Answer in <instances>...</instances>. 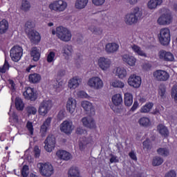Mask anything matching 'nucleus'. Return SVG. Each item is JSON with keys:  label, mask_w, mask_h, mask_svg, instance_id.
<instances>
[{"label": "nucleus", "mask_w": 177, "mask_h": 177, "mask_svg": "<svg viewBox=\"0 0 177 177\" xmlns=\"http://www.w3.org/2000/svg\"><path fill=\"white\" fill-rule=\"evenodd\" d=\"M142 16V13L140 8L139 7H134L131 9V12H128L124 16L123 20L127 26H133V24H136L139 21Z\"/></svg>", "instance_id": "obj_1"}, {"label": "nucleus", "mask_w": 177, "mask_h": 177, "mask_svg": "<svg viewBox=\"0 0 177 177\" xmlns=\"http://www.w3.org/2000/svg\"><path fill=\"white\" fill-rule=\"evenodd\" d=\"M51 33L53 35H57V38L64 42H69V41H71V38H73L71 31L64 26H57L56 30L51 29Z\"/></svg>", "instance_id": "obj_2"}, {"label": "nucleus", "mask_w": 177, "mask_h": 177, "mask_svg": "<svg viewBox=\"0 0 177 177\" xmlns=\"http://www.w3.org/2000/svg\"><path fill=\"white\" fill-rule=\"evenodd\" d=\"M68 7V4L67 1L64 0H55L48 5L50 10H51V12H56L57 13L64 12Z\"/></svg>", "instance_id": "obj_3"}, {"label": "nucleus", "mask_w": 177, "mask_h": 177, "mask_svg": "<svg viewBox=\"0 0 177 177\" xmlns=\"http://www.w3.org/2000/svg\"><path fill=\"white\" fill-rule=\"evenodd\" d=\"M37 167L42 176L50 177L55 174L53 165L50 162H40L37 165Z\"/></svg>", "instance_id": "obj_4"}, {"label": "nucleus", "mask_w": 177, "mask_h": 177, "mask_svg": "<svg viewBox=\"0 0 177 177\" xmlns=\"http://www.w3.org/2000/svg\"><path fill=\"white\" fill-rule=\"evenodd\" d=\"M87 86L94 91H100V89H103L104 83L100 77L93 76L87 80Z\"/></svg>", "instance_id": "obj_5"}, {"label": "nucleus", "mask_w": 177, "mask_h": 177, "mask_svg": "<svg viewBox=\"0 0 177 177\" xmlns=\"http://www.w3.org/2000/svg\"><path fill=\"white\" fill-rule=\"evenodd\" d=\"M159 42L161 45H169L171 42V30L168 28H162L160 30L158 35Z\"/></svg>", "instance_id": "obj_6"}, {"label": "nucleus", "mask_w": 177, "mask_h": 177, "mask_svg": "<svg viewBox=\"0 0 177 177\" xmlns=\"http://www.w3.org/2000/svg\"><path fill=\"white\" fill-rule=\"evenodd\" d=\"M112 63L111 59L106 57H100L97 59V65L98 66L99 69L104 73L109 71V70L111 68Z\"/></svg>", "instance_id": "obj_7"}, {"label": "nucleus", "mask_w": 177, "mask_h": 177, "mask_svg": "<svg viewBox=\"0 0 177 177\" xmlns=\"http://www.w3.org/2000/svg\"><path fill=\"white\" fill-rule=\"evenodd\" d=\"M153 77L155 81L165 82L169 80V73L167 71L159 69L153 73Z\"/></svg>", "instance_id": "obj_8"}, {"label": "nucleus", "mask_w": 177, "mask_h": 177, "mask_svg": "<svg viewBox=\"0 0 177 177\" xmlns=\"http://www.w3.org/2000/svg\"><path fill=\"white\" fill-rule=\"evenodd\" d=\"M50 109H52V101L50 100H44L39 106L38 113L39 115L45 117V115L49 113Z\"/></svg>", "instance_id": "obj_9"}, {"label": "nucleus", "mask_w": 177, "mask_h": 177, "mask_svg": "<svg viewBox=\"0 0 177 177\" xmlns=\"http://www.w3.org/2000/svg\"><path fill=\"white\" fill-rule=\"evenodd\" d=\"M10 56L12 62H19L23 56V48L19 46H13L10 50Z\"/></svg>", "instance_id": "obj_10"}, {"label": "nucleus", "mask_w": 177, "mask_h": 177, "mask_svg": "<svg viewBox=\"0 0 177 177\" xmlns=\"http://www.w3.org/2000/svg\"><path fill=\"white\" fill-rule=\"evenodd\" d=\"M127 83L131 88L138 89V88H140L142 85V77L136 74H131L127 80Z\"/></svg>", "instance_id": "obj_11"}, {"label": "nucleus", "mask_w": 177, "mask_h": 177, "mask_svg": "<svg viewBox=\"0 0 177 177\" xmlns=\"http://www.w3.org/2000/svg\"><path fill=\"white\" fill-rule=\"evenodd\" d=\"M44 149L48 153H52L56 146V138L53 135H49L44 141Z\"/></svg>", "instance_id": "obj_12"}, {"label": "nucleus", "mask_w": 177, "mask_h": 177, "mask_svg": "<svg viewBox=\"0 0 177 177\" xmlns=\"http://www.w3.org/2000/svg\"><path fill=\"white\" fill-rule=\"evenodd\" d=\"M75 128L73 122L68 120H64L59 126L61 132L66 133V135H71Z\"/></svg>", "instance_id": "obj_13"}, {"label": "nucleus", "mask_w": 177, "mask_h": 177, "mask_svg": "<svg viewBox=\"0 0 177 177\" xmlns=\"http://www.w3.org/2000/svg\"><path fill=\"white\" fill-rule=\"evenodd\" d=\"M122 60L124 64L129 66V67H135L136 66V62L138 59L132 55L126 53L122 55Z\"/></svg>", "instance_id": "obj_14"}, {"label": "nucleus", "mask_w": 177, "mask_h": 177, "mask_svg": "<svg viewBox=\"0 0 177 177\" xmlns=\"http://www.w3.org/2000/svg\"><path fill=\"white\" fill-rule=\"evenodd\" d=\"M158 56L160 60H163L164 62H175V55L170 51L162 50L159 52Z\"/></svg>", "instance_id": "obj_15"}, {"label": "nucleus", "mask_w": 177, "mask_h": 177, "mask_svg": "<svg viewBox=\"0 0 177 177\" xmlns=\"http://www.w3.org/2000/svg\"><path fill=\"white\" fill-rule=\"evenodd\" d=\"M157 23L159 26H169L172 23V15L169 13L162 14L158 17Z\"/></svg>", "instance_id": "obj_16"}, {"label": "nucleus", "mask_w": 177, "mask_h": 177, "mask_svg": "<svg viewBox=\"0 0 177 177\" xmlns=\"http://www.w3.org/2000/svg\"><path fill=\"white\" fill-rule=\"evenodd\" d=\"M66 110L70 114H74L75 109H77V100L73 97L68 98L66 104Z\"/></svg>", "instance_id": "obj_17"}, {"label": "nucleus", "mask_w": 177, "mask_h": 177, "mask_svg": "<svg viewBox=\"0 0 177 177\" xmlns=\"http://www.w3.org/2000/svg\"><path fill=\"white\" fill-rule=\"evenodd\" d=\"M24 96L26 100H31L32 102H35V100L38 97L37 93L31 87L26 88V91L24 92Z\"/></svg>", "instance_id": "obj_18"}, {"label": "nucleus", "mask_w": 177, "mask_h": 177, "mask_svg": "<svg viewBox=\"0 0 177 177\" xmlns=\"http://www.w3.org/2000/svg\"><path fill=\"white\" fill-rule=\"evenodd\" d=\"M81 84H82V79L79 77H74L68 80V88H69L71 91H74V89H77Z\"/></svg>", "instance_id": "obj_19"}, {"label": "nucleus", "mask_w": 177, "mask_h": 177, "mask_svg": "<svg viewBox=\"0 0 177 177\" xmlns=\"http://www.w3.org/2000/svg\"><path fill=\"white\" fill-rule=\"evenodd\" d=\"M120 50V44L115 42L107 43L105 45V52L108 55H113L117 53V51Z\"/></svg>", "instance_id": "obj_20"}, {"label": "nucleus", "mask_w": 177, "mask_h": 177, "mask_svg": "<svg viewBox=\"0 0 177 177\" xmlns=\"http://www.w3.org/2000/svg\"><path fill=\"white\" fill-rule=\"evenodd\" d=\"M84 127L86 128H89L90 129H93L96 128V122H95V119L91 116L84 117L81 120Z\"/></svg>", "instance_id": "obj_21"}, {"label": "nucleus", "mask_w": 177, "mask_h": 177, "mask_svg": "<svg viewBox=\"0 0 177 177\" xmlns=\"http://www.w3.org/2000/svg\"><path fill=\"white\" fill-rule=\"evenodd\" d=\"M92 145H93V141L92 139L86 137L82 138L79 141V149L81 150V151H84V150L88 147V146L89 147L92 146Z\"/></svg>", "instance_id": "obj_22"}, {"label": "nucleus", "mask_w": 177, "mask_h": 177, "mask_svg": "<svg viewBox=\"0 0 177 177\" xmlns=\"http://www.w3.org/2000/svg\"><path fill=\"white\" fill-rule=\"evenodd\" d=\"M52 122V118H47L43 122L42 125L40 127V132L42 136L46 135V132L50 129V124Z\"/></svg>", "instance_id": "obj_23"}, {"label": "nucleus", "mask_w": 177, "mask_h": 177, "mask_svg": "<svg viewBox=\"0 0 177 177\" xmlns=\"http://www.w3.org/2000/svg\"><path fill=\"white\" fill-rule=\"evenodd\" d=\"M81 106L82 109L85 110V111H87V113L92 114V115L95 114V109L92 102L89 101L84 100V101H82Z\"/></svg>", "instance_id": "obj_24"}, {"label": "nucleus", "mask_w": 177, "mask_h": 177, "mask_svg": "<svg viewBox=\"0 0 177 177\" xmlns=\"http://www.w3.org/2000/svg\"><path fill=\"white\" fill-rule=\"evenodd\" d=\"M115 75L120 80H125L127 77H128V71H127V68L123 66H119L116 68Z\"/></svg>", "instance_id": "obj_25"}, {"label": "nucleus", "mask_w": 177, "mask_h": 177, "mask_svg": "<svg viewBox=\"0 0 177 177\" xmlns=\"http://www.w3.org/2000/svg\"><path fill=\"white\" fill-rule=\"evenodd\" d=\"M62 54L63 55L64 57L68 60L71 56L73 55L74 50L73 49V46L70 45L64 46L62 49Z\"/></svg>", "instance_id": "obj_26"}, {"label": "nucleus", "mask_w": 177, "mask_h": 177, "mask_svg": "<svg viewBox=\"0 0 177 177\" xmlns=\"http://www.w3.org/2000/svg\"><path fill=\"white\" fill-rule=\"evenodd\" d=\"M56 156L59 158V160H64V161H68V160H71V158H73L71 154L64 150H58L56 152Z\"/></svg>", "instance_id": "obj_27"}, {"label": "nucleus", "mask_w": 177, "mask_h": 177, "mask_svg": "<svg viewBox=\"0 0 177 177\" xmlns=\"http://www.w3.org/2000/svg\"><path fill=\"white\" fill-rule=\"evenodd\" d=\"M28 38L32 44H38L41 41V35L39 32L35 30H31L28 33Z\"/></svg>", "instance_id": "obj_28"}, {"label": "nucleus", "mask_w": 177, "mask_h": 177, "mask_svg": "<svg viewBox=\"0 0 177 177\" xmlns=\"http://www.w3.org/2000/svg\"><path fill=\"white\" fill-rule=\"evenodd\" d=\"M111 102L114 106L118 107L122 104V94L121 93H116L112 95L111 97Z\"/></svg>", "instance_id": "obj_29"}, {"label": "nucleus", "mask_w": 177, "mask_h": 177, "mask_svg": "<svg viewBox=\"0 0 177 177\" xmlns=\"http://www.w3.org/2000/svg\"><path fill=\"white\" fill-rule=\"evenodd\" d=\"M131 49L138 56H141V57H147V54L143 50H142L139 46L136 44H132L131 46Z\"/></svg>", "instance_id": "obj_30"}, {"label": "nucleus", "mask_w": 177, "mask_h": 177, "mask_svg": "<svg viewBox=\"0 0 177 177\" xmlns=\"http://www.w3.org/2000/svg\"><path fill=\"white\" fill-rule=\"evenodd\" d=\"M162 4V0H149L147 3V8L150 10H155L158 6Z\"/></svg>", "instance_id": "obj_31"}, {"label": "nucleus", "mask_w": 177, "mask_h": 177, "mask_svg": "<svg viewBox=\"0 0 177 177\" xmlns=\"http://www.w3.org/2000/svg\"><path fill=\"white\" fill-rule=\"evenodd\" d=\"M88 3L89 0H76L74 6L77 10H82V9H85L88 6Z\"/></svg>", "instance_id": "obj_32"}, {"label": "nucleus", "mask_w": 177, "mask_h": 177, "mask_svg": "<svg viewBox=\"0 0 177 177\" xmlns=\"http://www.w3.org/2000/svg\"><path fill=\"white\" fill-rule=\"evenodd\" d=\"M124 100L125 106L129 107L132 106V103H133V95L130 93H125L124 94Z\"/></svg>", "instance_id": "obj_33"}, {"label": "nucleus", "mask_w": 177, "mask_h": 177, "mask_svg": "<svg viewBox=\"0 0 177 177\" xmlns=\"http://www.w3.org/2000/svg\"><path fill=\"white\" fill-rule=\"evenodd\" d=\"M30 56L32 57L34 62H38L39 57H41V53H39V49L37 47H33L30 52Z\"/></svg>", "instance_id": "obj_34"}, {"label": "nucleus", "mask_w": 177, "mask_h": 177, "mask_svg": "<svg viewBox=\"0 0 177 177\" xmlns=\"http://www.w3.org/2000/svg\"><path fill=\"white\" fill-rule=\"evenodd\" d=\"M9 30V22L6 19L0 21V34H5Z\"/></svg>", "instance_id": "obj_35"}, {"label": "nucleus", "mask_w": 177, "mask_h": 177, "mask_svg": "<svg viewBox=\"0 0 177 177\" xmlns=\"http://www.w3.org/2000/svg\"><path fill=\"white\" fill-rule=\"evenodd\" d=\"M68 177H81L80 175V169L77 167H72L68 172Z\"/></svg>", "instance_id": "obj_36"}, {"label": "nucleus", "mask_w": 177, "mask_h": 177, "mask_svg": "<svg viewBox=\"0 0 177 177\" xmlns=\"http://www.w3.org/2000/svg\"><path fill=\"white\" fill-rule=\"evenodd\" d=\"M138 123L141 127H151V121L150 120V118L147 117H142L139 119Z\"/></svg>", "instance_id": "obj_37"}, {"label": "nucleus", "mask_w": 177, "mask_h": 177, "mask_svg": "<svg viewBox=\"0 0 177 177\" xmlns=\"http://www.w3.org/2000/svg\"><path fill=\"white\" fill-rule=\"evenodd\" d=\"M153 106H154V104L152 102H147L140 108V111L144 113H150L151 109H153Z\"/></svg>", "instance_id": "obj_38"}, {"label": "nucleus", "mask_w": 177, "mask_h": 177, "mask_svg": "<svg viewBox=\"0 0 177 177\" xmlns=\"http://www.w3.org/2000/svg\"><path fill=\"white\" fill-rule=\"evenodd\" d=\"M111 86H113V88H120V89H122L124 86H125V84L122 82L121 80H113L110 82Z\"/></svg>", "instance_id": "obj_39"}, {"label": "nucleus", "mask_w": 177, "mask_h": 177, "mask_svg": "<svg viewBox=\"0 0 177 177\" xmlns=\"http://www.w3.org/2000/svg\"><path fill=\"white\" fill-rule=\"evenodd\" d=\"M41 80V75L38 73H33L29 75V81L32 84H38Z\"/></svg>", "instance_id": "obj_40"}, {"label": "nucleus", "mask_w": 177, "mask_h": 177, "mask_svg": "<svg viewBox=\"0 0 177 177\" xmlns=\"http://www.w3.org/2000/svg\"><path fill=\"white\" fill-rule=\"evenodd\" d=\"M158 131L162 136H164V138H167V136H168V135H169L168 129H167V127L165 126H164V124H159L158 126Z\"/></svg>", "instance_id": "obj_41"}, {"label": "nucleus", "mask_w": 177, "mask_h": 177, "mask_svg": "<svg viewBox=\"0 0 177 177\" xmlns=\"http://www.w3.org/2000/svg\"><path fill=\"white\" fill-rule=\"evenodd\" d=\"M46 60L48 63H53L56 60V53L53 50H48L46 55Z\"/></svg>", "instance_id": "obj_42"}, {"label": "nucleus", "mask_w": 177, "mask_h": 177, "mask_svg": "<svg viewBox=\"0 0 177 177\" xmlns=\"http://www.w3.org/2000/svg\"><path fill=\"white\" fill-rule=\"evenodd\" d=\"M8 114L10 115V117L11 118H12L13 122L17 124V125H20L21 124V123L23 122V121H21V119H19V116H17V115H16V113H15L14 112L12 111V109L10 110V111L8 112Z\"/></svg>", "instance_id": "obj_43"}, {"label": "nucleus", "mask_w": 177, "mask_h": 177, "mask_svg": "<svg viewBox=\"0 0 177 177\" xmlns=\"http://www.w3.org/2000/svg\"><path fill=\"white\" fill-rule=\"evenodd\" d=\"M21 9L24 12H28L31 9V4L28 0H22L21 4Z\"/></svg>", "instance_id": "obj_44"}, {"label": "nucleus", "mask_w": 177, "mask_h": 177, "mask_svg": "<svg viewBox=\"0 0 177 177\" xmlns=\"http://www.w3.org/2000/svg\"><path fill=\"white\" fill-rule=\"evenodd\" d=\"M157 153L162 157H168L169 156V149L167 147H161L157 149Z\"/></svg>", "instance_id": "obj_45"}, {"label": "nucleus", "mask_w": 177, "mask_h": 177, "mask_svg": "<svg viewBox=\"0 0 177 177\" xmlns=\"http://www.w3.org/2000/svg\"><path fill=\"white\" fill-rule=\"evenodd\" d=\"M162 162H164V159L160 156H155L153 158L152 165L153 167H159V165H161Z\"/></svg>", "instance_id": "obj_46"}, {"label": "nucleus", "mask_w": 177, "mask_h": 177, "mask_svg": "<svg viewBox=\"0 0 177 177\" xmlns=\"http://www.w3.org/2000/svg\"><path fill=\"white\" fill-rule=\"evenodd\" d=\"M158 97L160 99H165L167 97V91L165 86H160L158 89Z\"/></svg>", "instance_id": "obj_47"}, {"label": "nucleus", "mask_w": 177, "mask_h": 177, "mask_svg": "<svg viewBox=\"0 0 177 177\" xmlns=\"http://www.w3.org/2000/svg\"><path fill=\"white\" fill-rule=\"evenodd\" d=\"M15 107L17 110L21 111L24 109V103H23V100L20 97H17L15 99Z\"/></svg>", "instance_id": "obj_48"}, {"label": "nucleus", "mask_w": 177, "mask_h": 177, "mask_svg": "<svg viewBox=\"0 0 177 177\" xmlns=\"http://www.w3.org/2000/svg\"><path fill=\"white\" fill-rule=\"evenodd\" d=\"M76 95L77 97H80L81 99H89V95L82 90L77 91Z\"/></svg>", "instance_id": "obj_49"}, {"label": "nucleus", "mask_w": 177, "mask_h": 177, "mask_svg": "<svg viewBox=\"0 0 177 177\" xmlns=\"http://www.w3.org/2000/svg\"><path fill=\"white\" fill-rule=\"evenodd\" d=\"M26 128L30 135H34V126H32V122H28L26 124Z\"/></svg>", "instance_id": "obj_50"}, {"label": "nucleus", "mask_w": 177, "mask_h": 177, "mask_svg": "<svg viewBox=\"0 0 177 177\" xmlns=\"http://www.w3.org/2000/svg\"><path fill=\"white\" fill-rule=\"evenodd\" d=\"M171 97L177 102V86H174L171 90Z\"/></svg>", "instance_id": "obj_51"}, {"label": "nucleus", "mask_w": 177, "mask_h": 177, "mask_svg": "<svg viewBox=\"0 0 177 177\" xmlns=\"http://www.w3.org/2000/svg\"><path fill=\"white\" fill-rule=\"evenodd\" d=\"M7 70H9V63L5 61L3 66L0 67V73H6Z\"/></svg>", "instance_id": "obj_52"}, {"label": "nucleus", "mask_w": 177, "mask_h": 177, "mask_svg": "<svg viewBox=\"0 0 177 177\" xmlns=\"http://www.w3.org/2000/svg\"><path fill=\"white\" fill-rule=\"evenodd\" d=\"M106 0H92V3L95 6H102L104 5Z\"/></svg>", "instance_id": "obj_53"}, {"label": "nucleus", "mask_w": 177, "mask_h": 177, "mask_svg": "<svg viewBox=\"0 0 177 177\" xmlns=\"http://www.w3.org/2000/svg\"><path fill=\"white\" fill-rule=\"evenodd\" d=\"M26 28H34L35 27V22L34 21L29 20L25 24Z\"/></svg>", "instance_id": "obj_54"}, {"label": "nucleus", "mask_w": 177, "mask_h": 177, "mask_svg": "<svg viewBox=\"0 0 177 177\" xmlns=\"http://www.w3.org/2000/svg\"><path fill=\"white\" fill-rule=\"evenodd\" d=\"M21 175L23 177L28 176V166L24 165L21 170Z\"/></svg>", "instance_id": "obj_55"}, {"label": "nucleus", "mask_w": 177, "mask_h": 177, "mask_svg": "<svg viewBox=\"0 0 177 177\" xmlns=\"http://www.w3.org/2000/svg\"><path fill=\"white\" fill-rule=\"evenodd\" d=\"M27 111L28 114H32L33 115H35V114H37V108H35V106H28L27 108Z\"/></svg>", "instance_id": "obj_56"}, {"label": "nucleus", "mask_w": 177, "mask_h": 177, "mask_svg": "<svg viewBox=\"0 0 177 177\" xmlns=\"http://www.w3.org/2000/svg\"><path fill=\"white\" fill-rule=\"evenodd\" d=\"M143 149L146 150H150L151 145H150V140H147L143 142Z\"/></svg>", "instance_id": "obj_57"}, {"label": "nucleus", "mask_w": 177, "mask_h": 177, "mask_svg": "<svg viewBox=\"0 0 177 177\" xmlns=\"http://www.w3.org/2000/svg\"><path fill=\"white\" fill-rule=\"evenodd\" d=\"M109 161L111 164H113L114 162H118L120 160H118V157L115 156V155L111 154L110 155Z\"/></svg>", "instance_id": "obj_58"}, {"label": "nucleus", "mask_w": 177, "mask_h": 177, "mask_svg": "<svg viewBox=\"0 0 177 177\" xmlns=\"http://www.w3.org/2000/svg\"><path fill=\"white\" fill-rule=\"evenodd\" d=\"M76 133L77 135H85V133H86V130L82 129V127H77L76 129Z\"/></svg>", "instance_id": "obj_59"}, {"label": "nucleus", "mask_w": 177, "mask_h": 177, "mask_svg": "<svg viewBox=\"0 0 177 177\" xmlns=\"http://www.w3.org/2000/svg\"><path fill=\"white\" fill-rule=\"evenodd\" d=\"M165 177H176V172L174 170H170L166 173Z\"/></svg>", "instance_id": "obj_60"}, {"label": "nucleus", "mask_w": 177, "mask_h": 177, "mask_svg": "<svg viewBox=\"0 0 177 177\" xmlns=\"http://www.w3.org/2000/svg\"><path fill=\"white\" fill-rule=\"evenodd\" d=\"M34 153L36 158L39 157L41 156V149L37 146L35 147L34 148Z\"/></svg>", "instance_id": "obj_61"}, {"label": "nucleus", "mask_w": 177, "mask_h": 177, "mask_svg": "<svg viewBox=\"0 0 177 177\" xmlns=\"http://www.w3.org/2000/svg\"><path fill=\"white\" fill-rule=\"evenodd\" d=\"M88 30L93 32V34H97V28H96L95 26H90L88 27Z\"/></svg>", "instance_id": "obj_62"}, {"label": "nucleus", "mask_w": 177, "mask_h": 177, "mask_svg": "<svg viewBox=\"0 0 177 177\" xmlns=\"http://www.w3.org/2000/svg\"><path fill=\"white\" fill-rule=\"evenodd\" d=\"M8 86L9 88H10V89H12V91H15V84L13 80H8Z\"/></svg>", "instance_id": "obj_63"}, {"label": "nucleus", "mask_w": 177, "mask_h": 177, "mask_svg": "<svg viewBox=\"0 0 177 177\" xmlns=\"http://www.w3.org/2000/svg\"><path fill=\"white\" fill-rule=\"evenodd\" d=\"M138 107H139V103L138 102V101H134L133 104L131 109V111H135V110H136Z\"/></svg>", "instance_id": "obj_64"}]
</instances>
